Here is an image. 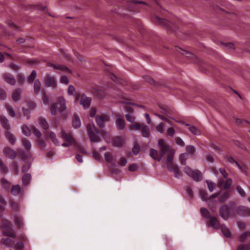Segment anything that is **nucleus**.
I'll use <instances>...</instances> for the list:
<instances>
[{
  "label": "nucleus",
  "mask_w": 250,
  "mask_h": 250,
  "mask_svg": "<svg viewBox=\"0 0 250 250\" xmlns=\"http://www.w3.org/2000/svg\"><path fill=\"white\" fill-rule=\"evenodd\" d=\"M66 108V102L63 97H59L58 102L53 104L50 107V112L52 115H56L58 112H60L64 119L67 118Z\"/></svg>",
  "instance_id": "f257e3e1"
},
{
  "label": "nucleus",
  "mask_w": 250,
  "mask_h": 250,
  "mask_svg": "<svg viewBox=\"0 0 250 250\" xmlns=\"http://www.w3.org/2000/svg\"><path fill=\"white\" fill-rule=\"evenodd\" d=\"M152 21L156 24L160 25L167 30H175L177 28V26L165 19L154 16L152 18Z\"/></svg>",
  "instance_id": "f03ea898"
},
{
  "label": "nucleus",
  "mask_w": 250,
  "mask_h": 250,
  "mask_svg": "<svg viewBox=\"0 0 250 250\" xmlns=\"http://www.w3.org/2000/svg\"><path fill=\"white\" fill-rule=\"evenodd\" d=\"M184 171L196 182H199L203 179L202 173L199 170H194L190 167L187 166L184 168Z\"/></svg>",
  "instance_id": "7ed1b4c3"
},
{
  "label": "nucleus",
  "mask_w": 250,
  "mask_h": 250,
  "mask_svg": "<svg viewBox=\"0 0 250 250\" xmlns=\"http://www.w3.org/2000/svg\"><path fill=\"white\" fill-rule=\"evenodd\" d=\"M87 129L90 140L91 142H95L97 143L100 142L101 138L98 135V132L94 125L92 127L91 125H88L87 126Z\"/></svg>",
  "instance_id": "20e7f679"
},
{
  "label": "nucleus",
  "mask_w": 250,
  "mask_h": 250,
  "mask_svg": "<svg viewBox=\"0 0 250 250\" xmlns=\"http://www.w3.org/2000/svg\"><path fill=\"white\" fill-rule=\"evenodd\" d=\"M110 120V118L107 114L98 115L95 116V121L97 125L101 128H104L106 122Z\"/></svg>",
  "instance_id": "39448f33"
},
{
  "label": "nucleus",
  "mask_w": 250,
  "mask_h": 250,
  "mask_svg": "<svg viewBox=\"0 0 250 250\" xmlns=\"http://www.w3.org/2000/svg\"><path fill=\"white\" fill-rule=\"evenodd\" d=\"M59 136L67 142H70L73 144L74 146L77 144L76 141L70 132L67 133L64 130L62 129L59 133Z\"/></svg>",
  "instance_id": "423d86ee"
},
{
  "label": "nucleus",
  "mask_w": 250,
  "mask_h": 250,
  "mask_svg": "<svg viewBox=\"0 0 250 250\" xmlns=\"http://www.w3.org/2000/svg\"><path fill=\"white\" fill-rule=\"evenodd\" d=\"M158 145L160 148V153L162 158L167 153L170 154L171 151L174 152L173 150L170 149L169 146L165 144L163 139H160L158 141Z\"/></svg>",
  "instance_id": "0eeeda50"
},
{
  "label": "nucleus",
  "mask_w": 250,
  "mask_h": 250,
  "mask_svg": "<svg viewBox=\"0 0 250 250\" xmlns=\"http://www.w3.org/2000/svg\"><path fill=\"white\" fill-rule=\"evenodd\" d=\"M3 224L2 228L3 229H6L5 230L3 231V234L15 238L16 237V235L13 232V229L10 227V225L8 221L6 220H3Z\"/></svg>",
  "instance_id": "6e6552de"
},
{
  "label": "nucleus",
  "mask_w": 250,
  "mask_h": 250,
  "mask_svg": "<svg viewBox=\"0 0 250 250\" xmlns=\"http://www.w3.org/2000/svg\"><path fill=\"white\" fill-rule=\"evenodd\" d=\"M43 83L47 87H53L55 88L57 86V83L55 78L49 75L45 76L43 80Z\"/></svg>",
  "instance_id": "1a4fd4ad"
},
{
  "label": "nucleus",
  "mask_w": 250,
  "mask_h": 250,
  "mask_svg": "<svg viewBox=\"0 0 250 250\" xmlns=\"http://www.w3.org/2000/svg\"><path fill=\"white\" fill-rule=\"evenodd\" d=\"M174 152H171L170 154H168L167 158V168L169 171H172L175 167H177L173 163V156Z\"/></svg>",
  "instance_id": "9d476101"
},
{
  "label": "nucleus",
  "mask_w": 250,
  "mask_h": 250,
  "mask_svg": "<svg viewBox=\"0 0 250 250\" xmlns=\"http://www.w3.org/2000/svg\"><path fill=\"white\" fill-rule=\"evenodd\" d=\"M219 215L224 220L228 219L230 214V209L226 205L222 206L219 210Z\"/></svg>",
  "instance_id": "9b49d317"
},
{
  "label": "nucleus",
  "mask_w": 250,
  "mask_h": 250,
  "mask_svg": "<svg viewBox=\"0 0 250 250\" xmlns=\"http://www.w3.org/2000/svg\"><path fill=\"white\" fill-rule=\"evenodd\" d=\"M236 212L242 216H250V208L245 206H239L236 209Z\"/></svg>",
  "instance_id": "f8f14e48"
},
{
  "label": "nucleus",
  "mask_w": 250,
  "mask_h": 250,
  "mask_svg": "<svg viewBox=\"0 0 250 250\" xmlns=\"http://www.w3.org/2000/svg\"><path fill=\"white\" fill-rule=\"evenodd\" d=\"M91 99L87 97L84 94H82L80 101V104L82 105L84 108H87L90 106Z\"/></svg>",
  "instance_id": "ddd939ff"
},
{
  "label": "nucleus",
  "mask_w": 250,
  "mask_h": 250,
  "mask_svg": "<svg viewBox=\"0 0 250 250\" xmlns=\"http://www.w3.org/2000/svg\"><path fill=\"white\" fill-rule=\"evenodd\" d=\"M232 181L230 178H227L225 182L223 180H220L218 182V187L221 188L223 187L226 189H229L232 185Z\"/></svg>",
  "instance_id": "4468645a"
},
{
  "label": "nucleus",
  "mask_w": 250,
  "mask_h": 250,
  "mask_svg": "<svg viewBox=\"0 0 250 250\" xmlns=\"http://www.w3.org/2000/svg\"><path fill=\"white\" fill-rule=\"evenodd\" d=\"M116 116L118 118L115 122L116 126L118 130H122L124 129L125 126V120L120 117L119 114L117 115Z\"/></svg>",
  "instance_id": "2eb2a0df"
},
{
  "label": "nucleus",
  "mask_w": 250,
  "mask_h": 250,
  "mask_svg": "<svg viewBox=\"0 0 250 250\" xmlns=\"http://www.w3.org/2000/svg\"><path fill=\"white\" fill-rule=\"evenodd\" d=\"M3 152L6 157L10 159H13L16 157V152L12 149L7 147H5L3 149Z\"/></svg>",
  "instance_id": "dca6fc26"
},
{
  "label": "nucleus",
  "mask_w": 250,
  "mask_h": 250,
  "mask_svg": "<svg viewBox=\"0 0 250 250\" xmlns=\"http://www.w3.org/2000/svg\"><path fill=\"white\" fill-rule=\"evenodd\" d=\"M14 221L19 228H22L24 226L22 217L19 214H15L14 215Z\"/></svg>",
  "instance_id": "f3484780"
},
{
  "label": "nucleus",
  "mask_w": 250,
  "mask_h": 250,
  "mask_svg": "<svg viewBox=\"0 0 250 250\" xmlns=\"http://www.w3.org/2000/svg\"><path fill=\"white\" fill-rule=\"evenodd\" d=\"M3 79L5 81L11 84L14 85L16 83V80L14 76L10 73H6L3 75Z\"/></svg>",
  "instance_id": "a211bd4d"
},
{
  "label": "nucleus",
  "mask_w": 250,
  "mask_h": 250,
  "mask_svg": "<svg viewBox=\"0 0 250 250\" xmlns=\"http://www.w3.org/2000/svg\"><path fill=\"white\" fill-rule=\"evenodd\" d=\"M47 66L53 67L55 69L60 70L62 71L70 72L68 68L63 65H56L51 62H48L47 63Z\"/></svg>",
  "instance_id": "6ab92c4d"
},
{
  "label": "nucleus",
  "mask_w": 250,
  "mask_h": 250,
  "mask_svg": "<svg viewBox=\"0 0 250 250\" xmlns=\"http://www.w3.org/2000/svg\"><path fill=\"white\" fill-rule=\"evenodd\" d=\"M210 225L213 228L217 229H220L221 226V225L220 224L219 220L215 217H210Z\"/></svg>",
  "instance_id": "aec40b11"
},
{
  "label": "nucleus",
  "mask_w": 250,
  "mask_h": 250,
  "mask_svg": "<svg viewBox=\"0 0 250 250\" xmlns=\"http://www.w3.org/2000/svg\"><path fill=\"white\" fill-rule=\"evenodd\" d=\"M0 123L6 130H8L10 127L8 120L4 116H0Z\"/></svg>",
  "instance_id": "412c9836"
},
{
  "label": "nucleus",
  "mask_w": 250,
  "mask_h": 250,
  "mask_svg": "<svg viewBox=\"0 0 250 250\" xmlns=\"http://www.w3.org/2000/svg\"><path fill=\"white\" fill-rule=\"evenodd\" d=\"M1 243L8 248H13L15 247V242L10 238H3L1 240Z\"/></svg>",
  "instance_id": "4be33fe9"
},
{
  "label": "nucleus",
  "mask_w": 250,
  "mask_h": 250,
  "mask_svg": "<svg viewBox=\"0 0 250 250\" xmlns=\"http://www.w3.org/2000/svg\"><path fill=\"white\" fill-rule=\"evenodd\" d=\"M240 242H244L246 241H250V232L246 231L241 234L238 238Z\"/></svg>",
  "instance_id": "5701e85b"
},
{
  "label": "nucleus",
  "mask_w": 250,
  "mask_h": 250,
  "mask_svg": "<svg viewBox=\"0 0 250 250\" xmlns=\"http://www.w3.org/2000/svg\"><path fill=\"white\" fill-rule=\"evenodd\" d=\"M150 156L154 160L158 161H160L162 159V156L159 155L158 151L153 148L150 149Z\"/></svg>",
  "instance_id": "b1692460"
},
{
  "label": "nucleus",
  "mask_w": 250,
  "mask_h": 250,
  "mask_svg": "<svg viewBox=\"0 0 250 250\" xmlns=\"http://www.w3.org/2000/svg\"><path fill=\"white\" fill-rule=\"evenodd\" d=\"M72 126L75 128H79L81 126V122L78 115L75 114L72 120Z\"/></svg>",
  "instance_id": "393cba45"
},
{
  "label": "nucleus",
  "mask_w": 250,
  "mask_h": 250,
  "mask_svg": "<svg viewBox=\"0 0 250 250\" xmlns=\"http://www.w3.org/2000/svg\"><path fill=\"white\" fill-rule=\"evenodd\" d=\"M21 89L20 88L16 89L12 94V97L14 101H18L21 99Z\"/></svg>",
  "instance_id": "a878e982"
},
{
  "label": "nucleus",
  "mask_w": 250,
  "mask_h": 250,
  "mask_svg": "<svg viewBox=\"0 0 250 250\" xmlns=\"http://www.w3.org/2000/svg\"><path fill=\"white\" fill-rule=\"evenodd\" d=\"M31 179V175L29 173H26L24 174L22 177V182L24 186H28L30 182Z\"/></svg>",
  "instance_id": "bb28decb"
},
{
  "label": "nucleus",
  "mask_w": 250,
  "mask_h": 250,
  "mask_svg": "<svg viewBox=\"0 0 250 250\" xmlns=\"http://www.w3.org/2000/svg\"><path fill=\"white\" fill-rule=\"evenodd\" d=\"M49 137L50 138L52 142L56 146H59L60 145V143L58 141V139L56 137V135L55 133L52 131L50 132L49 133L47 134Z\"/></svg>",
  "instance_id": "cd10ccee"
},
{
  "label": "nucleus",
  "mask_w": 250,
  "mask_h": 250,
  "mask_svg": "<svg viewBox=\"0 0 250 250\" xmlns=\"http://www.w3.org/2000/svg\"><path fill=\"white\" fill-rule=\"evenodd\" d=\"M142 136L146 138L150 136V129L148 126L144 125L141 128Z\"/></svg>",
  "instance_id": "c85d7f7f"
},
{
  "label": "nucleus",
  "mask_w": 250,
  "mask_h": 250,
  "mask_svg": "<svg viewBox=\"0 0 250 250\" xmlns=\"http://www.w3.org/2000/svg\"><path fill=\"white\" fill-rule=\"evenodd\" d=\"M11 193L14 195H18L21 192V187L19 185L13 186L11 190Z\"/></svg>",
  "instance_id": "c756f323"
},
{
  "label": "nucleus",
  "mask_w": 250,
  "mask_h": 250,
  "mask_svg": "<svg viewBox=\"0 0 250 250\" xmlns=\"http://www.w3.org/2000/svg\"><path fill=\"white\" fill-rule=\"evenodd\" d=\"M220 229L223 235L226 237L229 238L231 236V233L229 229L226 226L221 225Z\"/></svg>",
  "instance_id": "7c9ffc66"
},
{
  "label": "nucleus",
  "mask_w": 250,
  "mask_h": 250,
  "mask_svg": "<svg viewBox=\"0 0 250 250\" xmlns=\"http://www.w3.org/2000/svg\"><path fill=\"white\" fill-rule=\"evenodd\" d=\"M186 125L188 127L189 131L195 135H199L201 134L200 130L194 126H190L189 124H186Z\"/></svg>",
  "instance_id": "2f4dec72"
},
{
  "label": "nucleus",
  "mask_w": 250,
  "mask_h": 250,
  "mask_svg": "<svg viewBox=\"0 0 250 250\" xmlns=\"http://www.w3.org/2000/svg\"><path fill=\"white\" fill-rule=\"evenodd\" d=\"M22 145L26 149L27 151L30 152V150L31 148V143L30 141L26 138H23L22 139Z\"/></svg>",
  "instance_id": "473e14b6"
},
{
  "label": "nucleus",
  "mask_w": 250,
  "mask_h": 250,
  "mask_svg": "<svg viewBox=\"0 0 250 250\" xmlns=\"http://www.w3.org/2000/svg\"><path fill=\"white\" fill-rule=\"evenodd\" d=\"M175 50L176 51H177V52L181 53L183 55H184L185 54L189 55L188 56H187L188 57H189V58H191V57H194V55L193 54H192V53H191L190 52H189L188 51L183 50L182 48L178 47H175Z\"/></svg>",
  "instance_id": "72a5a7b5"
},
{
  "label": "nucleus",
  "mask_w": 250,
  "mask_h": 250,
  "mask_svg": "<svg viewBox=\"0 0 250 250\" xmlns=\"http://www.w3.org/2000/svg\"><path fill=\"white\" fill-rule=\"evenodd\" d=\"M39 123L40 126L43 129L46 130L49 128V125L44 118H40L39 119Z\"/></svg>",
  "instance_id": "f704fd0d"
},
{
  "label": "nucleus",
  "mask_w": 250,
  "mask_h": 250,
  "mask_svg": "<svg viewBox=\"0 0 250 250\" xmlns=\"http://www.w3.org/2000/svg\"><path fill=\"white\" fill-rule=\"evenodd\" d=\"M41 83L40 81L37 79L34 81V92L35 93H38L41 91Z\"/></svg>",
  "instance_id": "c9c22d12"
},
{
  "label": "nucleus",
  "mask_w": 250,
  "mask_h": 250,
  "mask_svg": "<svg viewBox=\"0 0 250 250\" xmlns=\"http://www.w3.org/2000/svg\"><path fill=\"white\" fill-rule=\"evenodd\" d=\"M6 139L8 140L9 143L12 145H14L16 141V138L14 135L10 132H7L5 135Z\"/></svg>",
  "instance_id": "e433bc0d"
},
{
  "label": "nucleus",
  "mask_w": 250,
  "mask_h": 250,
  "mask_svg": "<svg viewBox=\"0 0 250 250\" xmlns=\"http://www.w3.org/2000/svg\"><path fill=\"white\" fill-rule=\"evenodd\" d=\"M92 92L95 96L99 98H102L105 95V92L103 90L98 88H94Z\"/></svg>",
  "instance_id": "4c0bfd02"
},
{
  "label": "nucleus",
  "mask_w": 250,
  "mask_h": 250,
  "mask_svg": "<svg viewBox=\"0 0 250 250\" xmlns=\"http://www.w3.org/2000/svg\"><path fill=\"white\" fill-rule=\"evenodd\" d=\"M19 153L20 157L23 159L29 158L31 157V152L27 151L26 152H25L24 151L21 150L19 152Z\"/></svg>",
  "instance_id": "58836bf2"
},
{
  "label": "nucleus",
  "mask_w": 250,
  "mask_h": 250,
  "mask_svg": "<svg viewBox=\"0 0 250 250\" xmlns=\"http://www.w3.org/2000/svg\"><path fill=\"white\" fill-rule=\"evenodd\" d=\"M22 132V133L26 136H30L31 134V130L29 128V127L26 125H23L21 127Z\"/></svg>",
  "instance_id": "ea45409f"
},
{
  "label": "nucleus",
  "mask_w": 250,
  "mask_h": 250,
  "mask_svg": "<svg viewBox=\"0 0 250 250\" xmlns=\"http://www.w3.org/2000/svg\"><path fill=\"white\" fill-rule=\"evenodd\" d=\"M114 146L120 147L122 146L123 144V140L121 137H116L113 142Z\"/></svg>",
  "instance_id": "a19ab883"
},
{
  "label": "nucleus",
  "mask_w": 250,
  "mask_h": 250,
  "mask_svg": "<svg viewBox=\"0 0 250 250\" xmlns=\"http://www.w3.org/2000/svg\"><path fill=\"white\" fill-rule=\"evenodd\" d=\"M200 212L203 217L206 218H210L211 217L210 213L207 208H201L200 209Z\"/></svg>",
  "instance_id": "79ce46f5"
},
{
  "label": "nucleus",
  "mask_w": 250,
  "mask_h": 250,
  "mask_svg": "<svg viewBox=\"0 0 250 250\" xmlns=\"http://www.w3.org/2000/svg\"><path fill=\"white\" fill-rule=\"evenodd\" d=\"M133 123V124L129 126L130 129H131L132 130H138L140 128H142V126L144 125H142L138 122H134V123Z\"/></svg>",
  "instance_id": "37998d69"
},
{
  "label": "nucleus",
  "mask_w": 250,
  "mask_h": 250,
  "mask_svg": "<svg viewBox=\"0 0 250 250\" xmlns=\"http://www.w3.org/2000/svg\"><path fill=\"white\" fill-rule=\"evenodd\" d=\"M188 155L187 153H182L179 156V160L180 163L183 165H186V160L188 158Z\"/></svg>",
  "instance_id": "c03bdc74"
},
{
  "label": "nucleus",
  "mask_w": 250,
  "mask_h": 250,
  "mask_svg": "<svg viewBox=\"0 0 250 250\" xmlns=\"http://www.w3.org/2000/svg\"><path fill=\"white\" fill-rule=\"evenodd\" d=\"M229 197V192L226 191L223 193L219 197V200L220 202H223L226 201Z\"/></svg>",
  "instance_id": "a18cd8bd"
},
{
  "label": "nucleus",
  "mask_w": 250,
  "mask_h": 250,
  "mask_svg": "<svg viewBox=\"0 0 250 250\" xmlns=\"http://www.w3.org/2000/svg\"><path fill=\"white\" fill-rule=\"evenodd\" d=\"M6 108L7 109L8 114L11 117H14L15 116V112L13 108L9 104H6Z\"/></svg>",
  "instance_id": "49530a36"
},
{
  "label": "nucleus",
  "mask_w": 250,
  "mask_h": 250,
  "mask_svg": "<svg viewBox=\"0 0 250 250\" xmlns=\"http://www.w3.org/2000/svg\"><path fill=\"white\" fill-rule=\"evenodd\" d=\"M31 129L34 134L38 138V139L41 138L42 136V133L41 131L35 126H32Z\"/></svg>",
  "instance_id": "de8ad7c7"
},
{
  "label": "nucleus",
  "mask_w": 250,
  "mask_h": 250,
  "mask_svg": "<svg viewBox=\"0 0 250 250\" xmlns=\"http://www.w3.org/2000/svg\"><path fill=\"white\" fill-rule=\"evenodd\" d=\"M207 183L208 190L209 191L212 192L216 186L215 184L210 180H207Z\"/></svg>",
  "instance_id": "09e8293b"
},
{
  "label": "nucleus",
  "mask_w": 250,
  "mask_h": 250,
  "mask_svg": "<svg viewBox=\"0 0 250 250\" xmlns=\"http://www.w3.org/2000/svg\"><path fill=\"white\" fill-rule=\"evenodd\" d=\"M0 182L3 185V186L6 188V189H9L11 186V183L7 181L6 179L4 178H1L0 180Z\"/></svg>",
  "instance_id": "8fccbe9b"
},
{
  "label": "nucleus",
  "mask_w": 250,
  "mask_h": 250,
  "mask_svg": "<svg viewBox=\"0 0 250 250\" xmlns=\"http://www.w3.org/2000/svg\"><path fill=\"white\" fill-rule=\"evenodd\" d=\"M37 73L35 70H33L28 77V81L29 83H32L36 77Z\"/></svg>",
  "instance_id": "3c124183"
},
{
  "label": "nucleus",
  "mask_w": 250,
  "mask_h": 250,
  "mask_svg": "<svg viewBox=\"0 0 250 250\" xmlns=\"http://www.w3.org/2000/svg\"><path fill=\"white\" fill-rule=\"evenodd\" d=\"M186 149L188 153L192 155L194 154L196 151L195 147L191 145L187 146Z\"/></svg>",
  "instance_id": "603ef678"
},
{
  "label": "nucleus",
  "mask_w": 250,
  "mask_h": 250,
  "mask_svg": "<svg viewBox=\"0 0 250 250\" xmlns=\"http://www.w3.org/2000/svg\"><path fill=\"white\" fill-rule=\"evenodd\" d=\"M200 195L202 200L204 201L207 200L208 199V193L205 190H201L200 191Z\"/></svg>",
  "instance_id": "864d4df0"
},
{
  "label": "nucleus",
  "mask_w": 250,
  "mask_h": 250,
  "mask_svg": "<svg viewBox=\"0 0 250 250\" xmlns=\"http://www.w3.org/2000/svg\"><path fill=\"white\" fill-rule=\"evenodd\" d=\"M237 250H250V244L248 245L241 244L238 246Z\"/></svg>",
  "instance_id": "5fc2aeb1"
},
{
  "label": "nucleus",
  "mask_w": 250,
  "mask_h": 250,
  "mask_svg": "<svg viewBox=\"0 0 250 250\" xmlns=\"http://www.w3.org/2000/svg\"><path fill=\"white\" fill-rule=\"evenodd\" d=\"M125 118L128 122L130 123H134L135 120V117L133 116L131 113L126 114Z\"/></svg>",
  "instance_id": "6e6d98bb"
},
{
  "label": "nucleus",
  "mask_w": 250,
  "mask_h": 250,
  "mask_svg": "<svg viewBox=\"0 0 250 250\" xmlns=\"http://www.w3.org/2000/svg\"><path fill=\"white\" fill-rule=\"evenodd\" d=\"M226 159H227L231 164L235 163L236 165V166L239 167V168L241 169H242V167L238 163V162L235 161L232 157L230 156H227Z\"/></svg>",
  "instance_id": "4d7b16f0"
},
{
  "label": "nucleus",
  "mask_w": 250,
  "mask_h": 250,
  "mask_svg": "<svg viewBox=\"0 0 250 250\" xmlns=\"http://www.w3.org/2000/svg\"><path fill=\"white\" fill-rule=\"evenodd\" d=\"M161 109V112L166 116L169 117V112L168 109L166 106H159Z\"/></svg>",
  "instance_id": "13d9d810"
},
{
  "label": "nucleus",
  "mask_w": 250,
  "mask_h": 250,
  "mask_svg": "<svg viewBox=\"0 0 250 250\" xmlns=\"http://www.w3.org/2000/svg\"><path fill=\"white\" fill-rule=\"evenodd\" d=\"M105 160L108 163H111L112 161V157L110 155V153L106 152L104 154Z\"/></svg>",
  "instance_id": "bf43d9fd"
},
{
  "label": "nucleus",
  "mask_w": 250,
  "mask_h": 250,
  "mask_svg": "<svg viewBox=\"0 0 250 250\" xmlns=\"http://www.w3.org/2000/svg\"><path fill=\"white\" fill-rule=\"evenodd\" d=\"M75 91V87L72 85H70L68 86V90H67V93L68 95H75L74 92Z\"/></svg>",
  "instance_id": "052dcab7"
},
{
  "label": "nucleus",
  "mask_w": 250,
  "mask_h": 250,
  "mask_svg": "<svg viewBox=\"0 0 250 250\" xmlns=\"http://www.w3.org/2000/svg\"><path fill=\"white\" fill-rule=\"evenodd\" d=\"M74 146L77 149H78L79 152L84 154H86L87 153V151L83 147L78 145L77 143L76 145H75Z\"/></svg>",
  "instance_id": "680f3d73"
},
{
  "label": "nucleus",
  "mask_w": 250,
  "mask_h": 250,
  "mask_svg": "<svg viewBox=\"0 0 250 250\" xmlns=\"http://www.w3.org/2000/svg\"><path fill=\"white\" fill-rule=\"evenodd\" d=\"M140 146L138 144H135L132 148V152L135 155H137L140 151Z\"/></svg>",
  "instance_id": "e2e57ef3"
},
{
  "label": "nucleus",
  "mask_w": 250,
  "mask_h": 250,
  "mask_svg": "<svg viewBox=\"0 0 250 250\" xmlns=\"http://www.w3.org/2000/svg\"><path fill=\"white\" fill-rule=\"evenodd\" d=\"M23 114L24 117L26 118L27 119H29L30 116V111L28 108H26L24 107L22 108Z\"/></svg>",
  "instance_id": "0e129e2a"
},
{
  "label": "nucleus",
  "mask_w": 250,
  "mask_h": 250,
  "mask_svg": "<svg viewBox=\"0 0 250 250\" xmlns=\"http://www.w3.org/2000/svg\"><path fill=\"white\" fill-rule=\"evenodd\" d=\"M156 130L159 132V133H163L164 132V129H163V128H164V125H163V124L162 123H159L156 126Z\"/></svg>",
  "instance_id": "69168bd1"
},
{
  "label": "nucleus",
  "mask_w": 250,
  "mask_h": 250,
  "mask_svg": "<svg viewBox=\"0 0 250 250\" xmlns=\"http://www.w3.org/2000/svg\"><path fill=\"white\" fill-rule=\"evenodd\" d=\"M30 167V164L29 163L26 162L24 163L23 166L22 167V172H25L27 171Z\"/></svg>",
  "instance_id": "338daca9"
},
{
  "label": "nucleus",
  "mask_w": 250,
  "mask_h": 250,
  "mask_svg": "<svg viewBox=\"0 0 250 250\" xmlns=\"http://www.w3.org/2000/svg\"><path fill=\"white\" fill-rule=\"evenodd\" d=\"M139 167L136 164H131L128 167V170L130 171H135L138 169Z\"/></svg>",
  "instance_id": "774afa93"
}]
</instances>
